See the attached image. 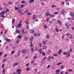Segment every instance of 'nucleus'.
Returning <instances> with one entry per match:
<instances>
[{
	"label": "nucleus",
	"instance_id": "1a4fd4ad",
	"mask_svg": "<svg viewBox=\"0 0 74 74\" xmlns=\"http://www.w3.org/2000/svg\"><path fill=\"white\" fill-rule=\"evenodd\" d=\"M65 26H67V28H68V29H69V26H68V24H67V23H65Z\"/></svg>",
	"mask_w": 74,
	"mask_h": 74
},
{
	"label": "nucleus",
	"instance_id": "473e14b6",
	"mask_svg": "<svg viewBox=\"0 0 74 74\" xmlns=\"http://www.w3.org/2000/svg\"><path fill=\"white\" fill-rule=\"evenodd\" d=\"M34 0H30L29 1L30 3H32V2H34Z\"/></svg>",
	"mask_w": 74,
	"mask_h": 74
},
{
	"label": "nucleus",
	"instance_id": "a19ab883",
	"mask_svg": "<svg viewBox=\"0 0 74 74\" xmlns=\"http://www.w3.org/2000/svg\"><path fill=\"white\" fill-rule=\"evenodd\" d=\"M73 51V49H70L69 50L70 52H71Z\"/></svg>",
	"mask_w": 74,
	"mask_h": 74
},
{
	"label": "nucleus",
	"instance_id": "052dcab7",
	"mask_svg": "<svg viewBox=\"0 0 74 74\" xmlns=\"http://www.w3.org/2000/svg\"><path fill=\"white\" fill-rule=\"evenodd\" d=\"M68 19V20H69L70 21H71V18H70V17H69V18H67Z\"/></svg>",
	"mask_w": 74,
	"mask_h": 74
},
{
	"label": "nucleus",
	"instance_id": "13d9d810",
	"mask_svg": "<svg viewBox=\"0 0 74 74\" xmlns=\"http://www.w3.org/2000/svg\"><path fill=\"white\" fill-rule=\"evenodd\" d=\"M64 69L63 66L62 65V66H61V69Z\"/></svg>",
	"mask_w": 74,
	"mask_h": 74
},
{
	"label": "nucleus",
	"instance_id": "6e6d98bb",
	"mask_svg": "<svg viewBox=\"0 0 74 74\" xmlns=\"http://www.w3.org/2000/svg\"><path fill=\"white\" fill-rule=\"evenodd\" d=\"M27 15H31V13H27Z\"/></svg>",
	"mask_w": 74,
	"mask_h": 74
},
{
	"label": "nucleus",
	"instance_id": "0e129e2a",
	"mask_svg": "<svg viewBox=\"0 0 74 74\" xmlns=\"http://www.w3.org/2000/svg\"><path fill=\"white\" fill-rule=\"evenodd\" d=\"M8 3H9L10 4H12V3L11 2H9Z\"/></svg>",
	"mask_w": 74,
	"mask_h": 74
},
{
	"label": "nucleus",
	"instance_id": "cd10ccee",
	"mask_svg": "<svg viewBox=\"0 0 74 74\" xmlns=\"http://www.w3.org/2000/svg\"><path fill=\"white\" fill-rule=\"evenodd\" d=\"M51 7L52 8H53V7H56V5H51Z\"/></svg>",
	"mask_w": 74,
	"mask_h": 74
},
{
	"label": "nucleus",
	"instance_id": "4d7b16f0",
	"mask_svg": "<svg viewBox=\"0 0 74 74\" xmlns=\"http://www.w3.org/2000/svg\"><path fill=\"white\" fill-rule=\"evenodd\" d=\"M34 35L35 36H37V34H36V33H34Z\"/></svg>",
	"mask_w": 74,
	"mask_h": 74
},
{
	"label": "nucleus",
	"instance_id": "dca6fc26",
	"mask_svg": "<svg viewBox=\"0 0 74 74\" xmlns=\"http://www.w3.org/2000/svg\"><path fill=\"white\" fill-rule=\"evenodd\" d=\"M21 33H25V30L24 29H21Z\"/></svg>",
	"mask_w": 74,
	"mask_h": 74
},
{
	"label": "nucleus",
	"instance_id": "774afa93",
	"mask_svg": "<svg viewBox=\"0 0 74 74\" xmlns=\"http://www.w3.org/2000/svg\"><path fill=\"white\" fill-rule=\"evenodd\" d=\"M1 17H2V18H4V16L3 15H1Z\"/></svg>",
	"mask_w": 74,
	"mask_h": 74
},
{
	"label": "nucleus",
	"instance_id": "5701e85b",
	"mask_svg": "<svg viewBox=\"0 0 74 74\" xmlns=\"http://www.w3.org/2000/svg\"><path fill=\"white\" fill-rule=\"evenodd\" d=\"M34 38L33 37H31L30 38V40L31 41H33V40Z\"/></svg>",
	"mask_w": 74,
	"mask_h": 74
},
{
	"label": "nucleus",
	"instance_id": "4c0bfd02",
	"mask_svg": "<svg viewBox=\"0 0 74 74\" xmlns=\"http://www.w3.org/2000/svg\"><path fill=\"white\" fill-rule=\"evenodd\" d=\"M54 14H56V15H57V14H58V12H54Z\"/></svg>",
	"mask_w": 74,
	"mask_h": 74
},
{
	"label": "nucleus",
	"instance_id": "79ce46f5",
	"mask_svg": "<svg viewBox=\"0 0 74 74\" xmlns=\"http://www.w3.org/2000/svg\"><path fill=\"white\" fill-rule=\"evenodd\" d=\"M14 8L15 10H18V8H17V7H15Z\"/></svg>",
	"mask_w": 74,
	"mask_h": 74
},
{
	"label": "nucleus",
	"instance_id": "6e6552de",
	"mask_svg": "<svg viewBox=\"0 0 74 74\" xmlns=\"http://www.w3.org/2000/svg\"><path fill=\"white\" fill-rule=\"evenodd\" d=\"M17 38H22V36H21V35H18L17 36Z\"/></svg>",
	"mask_w": 74,
	"mask_h": 74
},
{
	"label": "nucleus",
	"instance_id": "c85d7f7f",
	"mask_svg": "<svg viewBox=\"0 0 74 74\" xmlns=\"http://www.w3.org/2000/svg\"><path fill=\"white\" fill-rule=\"evenodd\" d=\"M16 33H20L21 32V31L19 30H16Z\"/></svg>",
	"mask_w": 74,
	"mask_h": 74
},
{
	"label": "nucleus",
	"instance_id": "603ef678",
	"mask_svg": "<svg viewBox=\"0 0 74 74\" xmlns=\"http://www.w3.org/2000/svg\"><path fill=\"white\" fill-rule=\"evenodd\" d=\"M3 52H0V56H1L3 55Z\"/></svg>",
	"mask_w": 74,
	"mask_h": 74
},
{
	"label": "nucleus",
	"instance_id": "393cba45",
	"mask_svg": "<svg viewBox=\"0 0 74 74\" xmlns=\"http://www.w3.org/2000/svg\"><path fill=\"white\" fill-rule=\"evenodd\" d=\"M24 39L25 40H28V38L27 37H25L24 38Z\"/></svg>",
	"mask_w": 74,
	"mask_h": 74
},
{
	"label": "nucleus",
	"instance_id": "2f4dec72",
	"mask_svg": "<svg viewBox=\"0 0 74 74\" xmlns=\"http://www.w3.org/2000/svg\"><path fill=\"white\" fill-rule=\"evenodd\" d=\"M24 7H25V6H24V5H22L21 6V8H24Z\"/></svg>",
	"mask_w": 74,
	"mask_h": 74
},
{
	"label": "nucleus",
	"instance_id": "bf43d9fd",
	"mask_svg": "<svg viewBox=\"0 0 74 74\" xmlns=\"http://www.w3.org/2000/svg\"><path fill=\"white\" fill-rule=\"evenodd\" d=\"M61 38H62V39L64 38V35H63L61 36Z\"/></svg>",
	"mask_w": 74,
	"mask_h": 74
},
{
	"label": "nucleus",
	"instance_id": "412c9836",
	"mask_svg": "<svg viewBox=\"0 0 74 74\" xmlns=\"http://www.w3.org/2000/svg\"><path fill=\"white\" fill-rule=\"evenodd\" d=\"M42 48L43 49H47V47L45 46H43L42 47Z\"/></svg>",
	"mask_w": 74,
	"mask_h": 74
},
{
	"label": "nucleus",
	"instance_id": "423d86ee",
	"mask_svg": "<svg viewBox=\"0 0 74 74\" xmlns=\"http://www.w3.org/2000/svg\"><path fill=\"white\" fill-rule=\"evenodd\" d=\"M22 52L23 53H25L26 52V50L25 49H23Z\"/></svg>",
	"mask_w": 74,
	"mask_h": 74
},
{
	"label": "nucleus",
	"instance_id": "ea45409f",
	"mask_svg": "<svg viewBox=\"0 0 74 74\" xmlns=\"http://www.w3.org/2000/svg\"><path fill=\"white\" fill-rule=\"evenodd\" d=\"M47 25H44V28L45 29H47Z\"/></svg>",
	"mask_w": 74,
	"mask_h": 74
},
{
	"label": "nucleus",
	"instance_id": "39448f33",
	"mask_svg": "<svg viewBox=\"0 0 74 74\" xmlns=\"http://www.w3.org/2000/svg\"><path fill=\"white\" fill-rule=\"evenodd\" d=\"M57 23H60V25H62V24L60 20H57Z\"/></svg>",
	"mask_w": 74,
	"mask_h": 74
},
{
	"label": "nucleus",
	"instance_id": "09e8293b",
	"mask_svg": "<svg viewBox=\"0 0 74 74\" xmlns=\"http://www.w3.org/2000/svg\"><path fill=\"white\" fill-rule=\"evenodd\" d=\"M43 44L45 45H46V42L45 41H43Z\"/></svg>",
	"mask_w": 74,
	"mask_h": 74
},
{
	"label": "nucleus",
	"instance_id": "bb28decb",
	"mask_svg": "<svg viewBox=\"0 0 74 74\" xmlns=\"http://www.w3.org/2000/svg\"><path fill=\"white\" fill-rule=\"evenodd\" d=\"M56 73H60V70H57L56 71Z\"/></svg>",
	"mask_w": 74,
	"mask_h": 74
},
{
	"label": "nucleus",
	"instance_id": "c9c22d12",
	"mask_svg": "<svg viewBox=\"0 0 74 74\" xmlns=\"http://www.w3.org/2000/svg\"><path fill=\"white\" fill-rule=\"evenodd\" d=\"M21 3H26V2H25V1H22L21 2Z\"/></svg>",
	"mask_w": 74,
	"mask_h": 74
},
{
	"label": "nucleus",
	"instance_id": "f257e3e1",
	"mask_svg": "<svg viewBox=\"0 0 74 74\" xmlns=\"http://www.w3.org/2000/svg\"><path fill=\"white\" fill-rule=\"evenodd\" d=\"M67 36H68L70 38H71V39L73 38V36L71 35V34H70L68 33L66 34Z\"/></svg>",
	"mask_w": 74,
	"mask_h": 74
},
{
	"label": "nucleus",
	"instance_id": "aec40b11",
	"mask_svg": "<svg viewBox=\"0 0 74 74\" xmlns=\"http://www.w3.org/2000/svg\"><path fill=\"white\" fill-rule=\"evenodd\" d=\"M64 12H65V11H64V10H62L61 11V14H63Z\"/></svg>",
	"mask_w": 74,
	"mask_h": 74
},
{
	"label": "nucleus",
	"instance_id": "c03bdc74",
	"mask_svg": "<svg viewBox=\"0 0 74 74\" xmlns=\"http://www.w3.org/2000/svg\"><path fill=\"white\" fill-rule=\"evenodd\" d=\"M63 53L64 55H67V54H68V52L67 53L64 52Z\"/></svg>",
	"mask_w": 74,
	"mask_h": 74
},
{
	"label": "nucleus",
	"instance_id": "ddd939ff",
	"mask_svg": "<svg viewBox=\"0 0 74 74\" xmlns=\"http://www.w3.org/2000/svg\"><path fill=\"white\" fill-rule=\"evenodd\" d=\"M5 41H10V42H11V41H12V40H11L8 39H5Z\"/></svg>",
	"mask_w": 74,
	"mask_h": 74
},
{
	"label": "nucleus",
	"instance_id": "6ab92c4d",
	"mask_svg": "<svg viewBox=\"0 0 74 74\" xmlns=\"http://www.w3.org/2000/svg\"><path fill=\"white\" fill-rule=\"evenodd\" d=\"M15 21V18H13L12 19V23H14Z\"/></svg>",
	"mask_w": 74,
	"mask_h": 74
},
{
	"label": "nucleus",
	"instance_id": "f8f14e48",
	"mask_svg": "<svg viewBox=\"0 0 74 74\" xmlns=\"http://www.w3.org/2000/svg\"><path fill=\"white\" fill-rule=\"evenodd\" d=\"M51 57L50 56H49L48 58H47V60L48 61H51Z\"/></svg>",
	"mask_w": 74,
	"mask_h": 74
},
{
	"label": "nucleus",
	"instance_id": "2eb2a0df",
	"mask_svg": "<svg viewBox=\"0 0 74 74\" xmlns=\"http://www.w3.org/2000/svg\"><path fill=\"white\" fill-rule=\"evenodd\" d=\"M46 37L47 38H49L50 37L49 36V34H48L46 35Z\"/></svg>",
	"mask_w": 74,
	"mask_h": 74
},
{
	"label": "nucleus",
	"instance_id": "e433bc0d",
	"mask_svg": "<svg viewBox=\"0 0 74 74\" xmlns=\"http://www.w3.org/2000/svg\"><path fill=\"white\" fill-rule=\"evenodd\" d=\"M30 33H34V30L33 29H32L30 31Z\"/></svg>",
	"mask_w": 74,
	"mask_h": 74
},
{
	"label": "nucleus",
	"instance_id": "de8ad7c7",
	"mask_svg": "<svg viewBox=\"0 0 74 74\" xmlns=\"http://www.w3.org/2000/svg\"><path fill=\"white\" fill-rule=\"evenodd\" d=\"M50 16H51V17H54V16H55V15H51V14H50Z\"/></svg>",
	"mask_w": 74,
	"mask_h": 74
},
{
	"label": "nucleus",
	"instance_id": "3c124183",
	"mask_svg": "<svg viewBox=\"0 0 74 74\" xmlns=\"http://www.w3.org/2000/svg\"><path fill=\"white\" fill-rule=\"evenodd\" d=\"M53 56H58V54H53Z\"/></svg>",
	"mask_w": 74,
	"mask_h": 74
},
{
	"label": "nucleus",
	"instance_id": "58836bf2",
	"mask_svg": "<svg viewBox=\"0 0 74 74\" xmlns=\"http://www.w3.org/2000/svg\"><path fill=\"white\" fill-rule=\"evenodd\" d=\"M42 51V50L41 49H40L38 50V51L39 52H41Z\"/></svg>",
	"mask_w": 74,
	"mask_h": 74
},
{
	"label": "nucleus",
	"instance_id": "e2e57ef3",
	"mask_svg": "<svg viewBox=\"0 0 74 74\" xmlns=\"http://www.w3.org/2000/svg\"><path fill=\"white\" fill-rule=\"evenodd\" d=\"M19 41L18 40H17L16 41V43L17 44H19Z\"/></svg>",
	"mask_w": 74,
	"mask_h": 74
},
{
	"label": "nucleus",
	"instance_id": "a211bd4d",
	"mask_svg": "<svg viewBox=\"0 0 74 74\" xmlns=\"http://www.w3.org/2000/svg\"><path fill=\"white\" fill-rule=\"evenodd\" d=\"M62 52V51L61 50H59V51H58V53L59 54H61V53Z\"/></svg>",
	"mask_w": 74,
	"mask_h": 74
},
{
	"label": "nucleus",
	"instance_id": "864d4df0",
	"mask_svg": "<svg viewBox=\"0 0 74 74\" xmlns=\"http://www.w3.org/2000/svg\"><path fill=\"white\" fill-rule=\"evenodd\" d=\"M7 56V54H6L4 56V58H6V57Z\"/></svg>",
	"mask_w": 74,
	"mask_h": 74
},
{
	"label": "nucleus",
	"instance_id": "f704fd0d",
	"mask_svg": "<svg viewBox=\"0 0 74 74\" xmlns=\"http://www.w3.org/2000/svg\"><path fill=\"white\" fill-rule=\"evenodd\" d=\"M72 20H74V15L72 16V17L71 18Z\"/></svg>",
	"mask_w": 74,
	"mask_h": 74
},
{
	"label": "nucleus",
	"instance_id": "f3484780",
	"mask_svg": "<svg viewBox=\"0 0 74 74\" xmlns=\"http://www.w3.org/2000/svg\"><path fill=\"white\" fill-rule=\"evenodd\" d=\"M38 44L39 45V46L40 47H42V45H41V42H39L38 43Z\"/></svg>",
	"mask_w": 74,
	"mask_h": 74
},
{
	"label": "nucleus",
	"instance_id": "0eeeda50",
	"mask_svg": "<svg viewBox=\"0 0 74 74\" xmlns=\"http://www.w3.org/2000/svg\"><path fill=\"white\" fill-rule=\"evenodd\" d=\"M32 19H36V15L34 14L33 16Z\"/></svg>",
	"mask_w": 74,
	"mask_h": 74
},
{
	"label": "nucleus",
	"instance_id": "7c9ffc66",
	"mask_svg": "<svg viewBox=\"0 0 74 74\" xmlns=\"http://www.w3.org/2000/svg\"><path fill=\"white\" fill-rule=\"evenodd\" d=\"M14 53H15V51H12L11 52V54H14Z\"/></svg>",
	"mask_w": 74,
	"mask_h": 74
},
{
	"label": "nucleus",
	"instance_id": "8fccbe9b",
	"mask_svg": "<svg viewBox=\"0 0 74 74\" xmlns=\"http://www.w3.org/2000/svg\"><path fill=\"white\" fill-rule=\"evenodd\" d=\"M68 71H73V70L71 69H68Z\"/></svg>",
	"mask_w": 74,
	"mask_h": 74
},
{
	"label": "nucleus",
	"instance_id": "5fc2aeb1",
	"mask_svg": "<svg viewBox=\"0 0 74 74\" xmlns=\"http://www.w3.org/2000/svg\"><path fill=\"white\" fill-rule=\"evenodd\" d=\"M5 66V64H3L2 65V67H4Z\"/></svg>",
	"mask_w": 74,
	"mask_h": 74
},
{
	"label": "nucleus",
	"instance_id": "20e7f679",
	"mask_svg": "<svg viewBox=\"0 0 74 74\" xmlns=\"http://www.w3.org/2000/svg\"><path fill=\"white\" fill-rule=\"evenodd\" d=\"M18 62H15L13 64L12 66L13 67H15V66H16L17 65H18Z\"/></svg>",
	"mask_w": 74,
	"mask_h": 74
},
{
	"label": "nucleus",
	"instance_id": "4be33fe9",
	"mask_svg": "<svg viewBox=\"0 0 74 74\" xmlns=\"http://www.w3.org/2000/svg\"><path fill=\"white\" fill-rule=\"evenodd\" d=\"M3 71H2V73H3V74H5V69H3Z\"/></svg>",
	"mask_w": 74,
	"mask_h": 74
},
{
	"label": "nucleus",
	"instance_id": "a18cd8bd",
	"mask_svg": "<svg viewBox=\"0 0 74 74\" xmlns=\"http://www.w3.org/2000/svg\"><path fill=\"white\" fill-rule=\"evenodd\" d=\"M42 55H43V56H45V52H42Z\"/></svg>",
	"mask_w": 74,
	"mask_h": 74
},
{
	"label": "nucleus",
	"instance_id": "37998d69",
	"mask_svg": "<svg viewBox=\"0 0 74 74\" xmlns=\"http://www.w3.org/2000/svg\"><path fill=\"white\" fill-rule=\"evenodd\" d=\"M60 64H62V63L59 62L57 64V65H60Z\"/></svg>",
	"mask_w": 74,
	"mask_h": 74
},
{
	"label": "nucleus",
	"instance_id": "680f3d73",
	"mask_svg": "<svg viewBox=\"0 0 74 74\" xmlns=\"http://www.w3.org/2000/svg\"><path fill=\"white\" fill-rule=\"evenodd\" d=\"M5 12H8V11H9V10L8 9H6L5 10Z\"/></svg>",
	"mask_w": 74,
	"mask_h": 74
},
{
	"label": "nucleus",
	"instance_id": "9b49d317",
	"mask_svg": "<svg viewBox=\"0 0 74 74\" xmlns=\"http://www.w3.org/2000/svg\"><path fill=\"white\" fill-rule=\"evenodd\" d=\"M67 52H68V54H67V55L66 56L67 57V58H68L70 55V52H69V51H68Z\"/></svg>",
	"mask_w": 74,
	"mask_h": 74
},
{
	"label": "nucleus",
	"instance_id": "72a5a7b5",
	"mask_svg": "<svg viewBox=\"0 0 74 74\" xmlns=\"http://www.w3.org/2000/svg\"><path fill=\"white\" fill-rule=\"evenodd\" d=\"M26 70H27V71H29L30 70V69L29 68H27L26 69Z\"/></svg>",
	"mask_w": 74,
	"mask_h": 74
},
{
	"label": "nucleus",
	"instance_id": "b1692460",
	"mask_svg": "<svg viewBox=\"0 0 74 74\" xmlns=\"http://www.w3.org/2000/svg\"><path fill=\"white\" fill-rule=\"evenodd\" d=\"M45 15L46 16H48V15H49L50 16V14L47 13H46L45 14Z\"/></svg>",
	"mask_w": 74,
	"mask_h": 74
},
{
	"label": "nucleus",
	"instance_id": "7ed1b4c3",
	"mask_svg": "<svg viewBox=\"0 0 74 74\" xmlns=\"http://www.w3.org/2000/svg\"><path fill=\"white\" fill-rule=\"evenodd\" d=\"M21 70L20 69H17L16 73H18V74H21Z\"/></svg>",
	"mask_w": 74,
	"mask_h": 74
},
{
	"label": "nucleus",
	"instance_id": "49530a36",
	"mask_svg": "<svg viewBox=\"0 0 74 74\" xmlns=\"http://www.w3.org/2000/svg\"><path fill=\"white\" fill-rule=\"evenodd\" d=\"M55 30L57 32H59V30L57 28H56Z\"/></svg>",
	"mask_w": 74,
	"mask_h": 74
},
{
	"label": "nucleus",
	"instance_id": "a878e982",
	"mask_svg": "<svg viewBox=\"0 0 74 74\" xmlns=\"http://www.w3.org/2000/svg\"><path fill=\"white\" fill-rule=\"evenodd\" d=\"M7 59H3V61H2V62H6V60H7Z\"/></svg>",
	"mask_w": 74,
	"mask_h": 74
},
{
	"label": "nucleus",
	"instance_id": "f03ea898",
	"mask_svg": "<svg viewBox=\"0 0 74 74\" xmlns=\"http://www.w3.org/2000/svg\"><path fill=\"white\" fill-rule=\"evenodd\" d=\"M17 12H18L19 14L21 15H24V14H25V13L23 14L22 13V10H18Z\"/></svg>",
	"mask_w": 74,
	"mask_h": 74
},
{
	"label": "nucleus",
	"instance_id": "c756f323",
	"mask_svg": "<svg viewBox=\"0 0 74 74\" xmlns=\"http://www.w3.org/2000/svg\"><path fill=\"white\" fill-rule=\"evenodd\" d=\"M1 14H6V12L4 11H2L1 12Z\"/></svg>",
	"mask_w": 74,
	"mask_h": 74
},
{
	"label": "nucleus",
	"instance_id": "338daca9",
	"mask_svg": "<svg viewBox=\"0 0 74 74\" xmlns=\"http://www.w3.org/2000/svg\"><path fill=\"white\" fill-rule=\"evenodd\" d=\"M25 23H26L27 24H29V23H28V22H27V21H26L25 22Z\"/></svg>",
	"mask_w": 74,
	"mask_h": 74
},
{
	"label": "nucleus",
	"instance_id": "9d476101",
	"mask_svg": "<svg viewBox=\"0 0 74 74\" xmlns=\"http://www.w3.org/2000/svg\"><path fill=\"white\" fill-rule=\"evenodd\" d=\"M18 28H19V27H22V25L21 24H18Z\"/></svg>",
	"mask_w": 74,
	"mask_h": 74
},
{
	"label": "nucleus",
	"instance_id": "4468645a",
	"mask_svg": "<svg viewBox=\"0 0 74 74\" xmlns=\"http://www.w3.org/2000/svg\"><path fill=\"white\" fill-rule=\"evenodd\" d=\"M70 15L71 16H73L74 15V14L73 12H71L70 13Z\"/></svg>",
	"mask_w": 74,
	"mask_h": 74
},
{
	"label": "nucleus",
	"instance_id": "69168bd1",
	"mask_svg": "<svg viewBox=\"0 0 74 74\" xmlns=\"http://www.w3.org/2000/svg\"><path fill=\"white\" fill-rule=\"evenodd\" d=\"M41 4L42 5H44V3L42 2L41 3Z\"/></svg>",
	"mask_w": 74,
	"mask_h": 74
}]
</instances>
